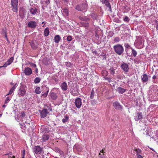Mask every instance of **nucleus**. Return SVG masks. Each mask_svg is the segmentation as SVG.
<instances>
[{"mask_svg":"<svg viewBox=\"0 0 158 158\" xmlns=\"http://www.w3.org/2000/svg\"><path fill=\"white\" fill-rule=\"evenodd\" d=\"M52 111V108L50 105L48 104L45 106V108L40 112L41 117L42 118H44L48 113L49 112Z\"/></svg>","mask_w":158,"mask_h":158,"instance_id":"obj_1","label":"nucleus"},{"mask_svg":"<svg viewBox=\"0 0 158 158\" xmlns=\"http://www.w3.org/2000/svg\"><path fill=\"white\" fill-rule=\"evenodd\" d=\"M113 48L115 52L118 55H121L123 52L124 48L121 44H117L113 46Z\"/></svg>","mask_w":158,"mask_h":158,"instance_id":"obj_2","label":"nucleus"},{"mask_svg":"<svg viewBox=\"0 0 158 158\" xmlns=\"http://www.w3.org/2000/svg\"><path fill=\"white\" fill-rule=\"evenodd\" d=\"M18 0H11V4L12 7V10L14 12L18 11Z\"/></svg>","mask_w":158,"mask_h":158,"instance_id":"obj_3","label":"nucleus"},{"mask_svg":"<svg viewBox=\"0 0 158 158\" xmlns=\"http://www.w3.org/2000/svg\"><path fill=\"white\" fill-rule=\"evenodd\" d=\"M44 91L42 92L41 94L42 98H45L47 96L48 92L49 91V89L45 86H43L42 87Z\"/></svg>","mask_w":158,"mask_h":158,"instance_id":"obj_4","label":"nucleus"},{"mask_svg":"<svg viewBox=\"0 0 158 158\" xmlns=\"http://www.w3.org/2000/svg\"><path fill=\"white\" fill-rule=\"evenodd\" d=\"M87 5L85 4H83L81 5H78L75 8L77 10L81 11L85 10L87 7Z\"/></svg>","mask_w":158,"mask_h":158,"instance_id":"obj_5","label":"nucleus"},{"mask_svg":"<svg viewBox=\"0 0 158 158\" xmlns=\"http://www.w3.org/2000/svg\"><path fill=\"white\" fill-rule=\"evenodd\" d=\"M120 67L124 72H128V71L129 69L128 65L126 63H122Z\"/></svg>","mask_w":158,"mask_h":158,"instance_id":"obj_6","label":"nucleus"},{"mask_svg":"<svg viewBox=\"0 0 158 158\" xmlns=\"http://www.w3.org/2000/svg\"><path fill=\"white\" fill-rule=\"evenodd\" d=\"M113 106L115 109L121 110L122 109V106L118 102H115L113 103Z\"/></svg>","mask_w":158,"mask_h":158,"instance_id":"obj_7","label":"nucleus"},{"mask_svg":"<svg viewBox=\"0 0 158 158\" xmlns=\"http://www.w3.org/2000/svg\"><path fill=\"white\" fill-rule=\"evenodd\" d=\"M141 78L142 82L144 83L147 82L148 81L149 78L147 74H144L141 76Z\"/></svg>","mask_w":158,"mask_h":158,"instance_id":"obj_8","label":"nucleus"},{"mask_svg":"<svg viewBox=\"0 0 158 158\" xmlns=\"http://www.w3.org/2000/svg\"><path fill=\"white\" fill-rule=\"evenodd\" d=\"M33 151L35 156L37 157L39 156V152H40V146H35L33 148Z\"/></svg>","mask_w":158,"mask_h":158,"instance_id":"obj_9","label":"nucleus"},{"mask_svg":"<svg viewBox=\"0 0 158 158\" xmlns=\"http://www.w3.org/2000/svg\"><path fill=\"white\" fill-rule=\"evenodd\" d=\"M36 26V23L35 21H30L28 23V27L32 28L35 27Z\"/></svg>","mask_w":158,"mask_h":158,"instance_id":"obj_10","label":"nucleus"},{"mask_svg":"<svg viewBox=\"0 0 158 158\" xmlns=\"http://www.w3.org/2000/svg\"><path fill=\"white\" fill-rule=\"evenodd\" d=\"M14 60V58L11 57L9 60H8L3 65L4 68L6 67L8 65L10 64L13 62Z\"/></svg>","mask_w":158,"mask_h":158,"instance_id":"obj_11","label":"nucleus"},{"mask_svg":"<svg viewBox=\"0 0 158 158\" xmlns=\"http://www.w3.org/2000/svg\"><path fill=\"white\" fill-rule=\"evenodd\" d=\"M143 118V116L142 113L141 112H139L137 113L136 116L135 117V119L136 121H138L142 119Z\"/></svg>","mask_w":158,"mask_h":158,"instance_id":"obj_12","label":"nucleus"},{"mask_svg":"<svg viewBox=\"0 0 158 158\" xmlns=\"http://www.w3.org/2000/svg\"><path fill=\"white\" fill-rule=\"evenodd\" d=\"M24 73L27 75H29L32 73V71L31 69L27 67L25 69Z\"/></svg>","mask_w":158,"mask_h":158,"instance_id":"obj_13","label":"nucleus"},{"mask_svg":"<svg viewBox=\"0 0 158 158\" xmlns=\"http://www.w3.org/2000/svg\"><path fill=\"white\" fill-rule=\"evenodd\" d=\"M131 49L132 53L131 54L129 53L128 52V51H127V55L128 56H132V55H133L134 57H135L136 56L137 54L136 51L135 50H134V49H133V48H131Z\"/></svg>","mask_w":158,"mask_h":158,"instance_id":"obj_14","label":"nucleus"},{"mask_svg":"<svg viewBox=\"0 0 158 158\" xmlns=\"http://www.w3.org/2000/svg\"><path fill=\"white\" fill-rule=\"evenodd\" d=\"M142 39L141 37H139L135 42V45L137 46H139L142 44Z\"/></svg>","mask_w":158,"mask_h":158,"instance_id":"obj_15","label":"nucleus"},{"mask_svg":"<svg viewBox=\"0 0 158 158\" xmlns=\"http://www.w3.org/2000/svg\"><path fill=\"white\" fill-rule=\"evenodd\" d=\"M75 103L77 108H79L81 107V99H75Z\"/></svg>","mask_w":158,"mask_h":158,"instance_id":"obj_16","label":"nucleus"},{"mask_svg":"<svg viewBox=\"0 0 158 158\" xmlns=\"http://www.w3.org/2000/svg\"><path fill=\"white\" fill-rule=\"evenodd\" d=\"M25 86L23 85H21L19 89V92L21 93V95L22 96H23L25 93Z\"/></svg>","mask_w":158,"mask_h":158,"instance_id":"obj_17","label":"nucleus"},{"mask_svg":"<svg viewBox=\"0 0 158 158\" xmlns=\"http://www.w3.org/2000/svg\"><path fill=\"white\" fill-rule=\"evenodd\" d=\"M116 90L119 93L123 94L126 91V89L119 87L117 88Z\"/></svg>","mask_w":158,"mask_h":158,"instance_id":"obj_18","label":"nucleus"},{"mask_svg":"<svg viewBox=\"0 0 158 158\" xmlns=\"http://www.w3.org/2000/svg\"><path fill=\"white\" fill-rule=\"evenodd\" d=\"M60 87L64 91L67 90L68 89L67 84L65 82L62 83Z\"/></svg>","mask_w":158,"mask_h":158,"instance_id":"obj_19","label":"nucleus"},{"mask_svg":"<svg viewBox=\"0 0 158 158\" xmlns=\"http://www.w3.org/2000/svg\"><path fill=\"white\" fill-rule=\"evenodd\" d=\"M61 37L59 35H56L54 36V40L55 43H58L61 40Z\"/></svg>","mask_w":158,"mask_h":158,"instance_id":"obj_20","label":"nucleus"},{"mask_svg":"<svg viewBox=\"0 0 158 158\" xmlns=\"http://www.w3.org/2000/svg\"><path fill=\"white\" fill-rule=\"evenodd\" d=\"M17 86V83H15L13 85V86L11 88L9 91L8 94H11L14 91L16 87Z\"/></svg>","mask_w":158,"mask_h":158,"instance_id":"obj_21","label":"nucleus"},{"mask_svg":"<svg viewBox=\"0 0 158 158\" xmlns=\"http://www.w3.org/2000/svg\"><path fill=\"white\" fill-rule=\"evenodd\" d=\"M42 62L45 65H48L50 63L49 59L47 58H44L42 60Z\"/></svg>","mask_w":158,"mask_h":158,"instance_id":"obj_22","label":"nucleus"},{"mask_svg":"<svg viewBox=\"0 0 158 158\" xmlns=\"http://www.w3.org/2000/svg\"><path fill=\"white\" fill-rule=\"evenodd\" d=\"M122 10L123 12H127L130 10V8L128 6H125L122 7Z\"/></svg>","mask_w":158,"mask_h":158,"instance_id":"obj_23","label":"nucleus"},{"mask_svg":"<svg viewBox=\"0 0 158 158\" xmlns=\"http://www.w3.org/2000/svg\"><path fill=\"white\" fill-rule=\"evenodd\" d=\"M74 148H76L78 151H81L82 149L81 146L78 144H75Z\"/></svg>","mask_w":158,"mask_h":158,"instance_id":"obj_24","label":"nucleus"},{"mask_svg":"<svg viewBox=\"0 0 158 158\" xmlns=\"http://www.w3.org/2000/svg\"><path fill=\"white\" fill-rule=\"evenodd\" d=\"M37 12V10L35 8H31L30 10V12L33 15H35Z\"/></svg>","mask_w":158,"mask_h":158,"instance_id":"obj_25","label":"nucleus"},{"mask_svg":"<svg viewBox=\"0 0 158 158\" xmlns=\"http://www.w3.org/2000/svg\"><path fill=\"white\" fill-rule=\"evenodd\" d=\"M49 33V29L48 28L45 29L44 31V35L45 36H48Z\"/></svg>","mask_w":158,"mask_h":158,"instance_id":"obj_26","label":"nucleus"},{"mask_svg":"<svg viewBox=\"0 0 158 158\" xmlns=\"http://www.w3.org/2000/svg\"><path fill=\"white\" fill-rule=\"evenodd\" d=\"M63 14L65 16H68L69 15V11L67 9L64 8L63 10Z\"/></svg>","mask_w":158,"mask_h":158,"instance_id":"obj_27","label":"nucleus"},{"mask_svg":"<svg viewBox=\"0 0 158 158\" xmlns=\"http://www.w3.org/2000/svg\"><path fill=\"white\" fill-rule=\"evenodd\" d=\"M30 44L33 49H35L37 48V45L34 44V41L31 42Z\"/></svg>","mask_w":158,"mask_h":158,"instance_id":"obj_28","label":"nucleus"},{"mask_svg":"<svg viewBox=\"0 0 158 158\" xmlns=\"http://www.w3.org/2000/svg\"><path fill=\"white\" fill-rule=\"evenodd\" d=\"M69 118V117L67 115L64 116V118L62 119V121L63 123L66 122Z\"/></svg>","mask_w":158,"mask_h":158,"instance_id":"obj_29","label":"nucleus"},{"mask_svg":"<svg viewBox=\"0 0 158 158\" xmlns=\"http://www.w3.org/2000/svg\"><path fill=\"white\" fill-rule=\"evenodd\" d=\"M49 137L48 135H43L42 137V139L43 141H45L49 139Z\"/></svg>","mask_w":158,"mask_h":158,"instance_id":"obj_30","label":"nucleus"},{"mask_svg":"<svg viewBox=\"0 0 158 158\" xmlns=\"http://www.w3.org/2000/svg\"><path fill=\"white\" fill-rule=\"evenodd\" d=\"M50 95L52 99H56L57 98L56 94L53 92L51 93Z\"/></svg>","mask_w":158,"mask_h":158,"instance_id":"obj_31","label":"nucleus"},{"mask_svg":"<svg viewBox=\"0 0 158 158\" xmlns=\"http://www.w3.org/2000/svg\"><path fill=\"white\" fill-rule=\"evenodd\" d=\"M102 76H106L108 74V72L105 70H102Z\"/></svg>","mask_w":158,"mask_h":158,"instance_id":"obj_32","label":"nucleus"},{"mask_svg":"<svg viewBox=\"0 0 158 158\" xmlns=\"http://www.w3.org/2000/svg\"><path fill=\"white\" fill-rule=\"evenodd\" d=\"M106 5L108 7L110 10H111V7L110 4L108 1H106L105 3Z\"/></svg>","mask_w":158,"mask_h":158,"instance_id":"obj_33","label":"nucleus"},{"mask_svg":"<svg viewBox=\"0 0 158 158\" xmlns=\"http://www.w3.org/2000/svg\"><path fill=\"white\" fill-rule=\"evenodd\" d=\"M135 150L137 153V155L138 154H139L141 153L142 152L141 150L139 148L135 149Z\"/></svg>","mask_w":158,"mask_h":158,"instance_id":"obj_34","label":"nucleus"},{"mask_svg":"<svg viewBox=\"0 0 158 158\" xmlns=\"http://www.w3.org/2000/svg\"><path fill=\"white\" fill-rule=\"evenodd\" d=\"M109 70L110 71V73L112 74L113 75L114 74L115 72H114V69L113 68H111L109 69Z\"/></svg>","mask_w":158,"mask_h":158,"instance_id":"obj_35","label":"nucleus"},{"mask_svg":"<svg viewBox=\"0 0 158 158\" xmlns=\"http://www.w3.org/2000/svg\"><path fill=\"white\" fill-rule=\"evenodd\" d=\"M35 92L37 94H40V87H36L35 89Z\"/></svg>","mask_w":158,"mask_h":158,"instance_id":"obj_36","label":"nucleus"},{"mask_svg":"<svg viewBox=\"0 0 158 158\" xmlns=\"http://www.w3.org/2000/svg\"><path fill=\"white\" fill-rule=\"evenodd\" d=\"M94 94H95L94 91L93 89H92V91L91 93V94H90L91 99H92L94 98Z\"/></svg>","mask_w":158,"mask_h":158,"instance_id":"obj_37","label":"nucleus"},{"mask_svg":"<svg viewBox=\"0 0 158 158\" xmlns=\"http://www.w3.org/2000/svg\"><path fill=\"white\" fill-rule=\"evenodd\" d=\"M34 81L35 83H38L40 82V78L38 77L36 78H35Z\"/></svg>","mask_w":158,"mask_h":158,"instance_id":"obj_38","label":"nucleus"},{"mask_svg":"<svg viewBox=\"0 0 158 158\" xmlns=\"http://www.w3.org/2000/svg\"><path fill=\"white\" fill-rule=\"evenodd\" d=\"M120 40V39L119 37H116L115 38L114 40V41L115 43L118 42Z\"/></svg>","mask_w":158,"mask_h":158,"instance_id":"obj_39","label":"nucleus"},{"mask_svg":"<svg viewBox=\"0 0 158 158\" xmlns=\"http://www.w3.org/2000/svg\"><path fill=\"white\" fill-rule=\"evenodd\" d=\"M123 20L124 21L126 22H128L129 20V18L127 16H126L123 19Z\"/></svg>","mask_w":158,"mask_h":158,"instance_id":"obj_40","label":"nucleus"},{"mask_svg":"<svg viewBox=\"0 0 158 158\" xmlns=\"http://www.w3.org/2000/svg\"><path fill=\"white\" fill-rule=\"evenodd\" d=\"M101 153H103V155H104L103 152V150H102L100 151V152L99 153V157H100V158H105V157L104 156H99L101 155Z\"/></svg>","mask_w":158,"mask_h":158,"instance_id":"obj_41","label":"nucleus"},{"mask_svg":"<svg viewBox=\"0 0 158 158\" xmlns=\"http://www.w3.org/2000/svg\"><path fill=\"white\" fill-rule=\"evenodd\" d=\"M67 40L69 41H70L72 40V37L70 36H68L67 37Z\"/></svg>","mask_w":158,"mask_h":158,"instance_id":"obj_42","label":"nucleus"},{"mask_svg":"<svg viewBox=\"0 0 158 158\" xmlns=\"http://www.w3.org/2000/svg\"><path fill=\"white\" fill-rule=\"evenodd\" d=\"M124 46H125V48H128V49L130 48V46L129 45V44H125Z\"/></svg>","mask_w":158,"mask_h":158,"instance_id":"obj_43","label":"nucleus"},{"mask_svg":"<svg viewBox=\"0 0 158 158\" xmlns=\"http://www.w3.org/2000/svg\"><path fill=\"white\" fill-rule=\"evenodd\" d=\"M25 116V114L23 111H22L21 113L20 116L22 117H23Z\"/></svg>","mask_w":158,"mask_h":158,"instance_id":"obj_44","label":"nucleus"},{"mask_svg":"<svg viewBox=\"0 0 158 158\" xmlns=\"http://www.w3.org/2000/svg\"><path fill=\"white\" fill-rule=\"evenodd\" d=\"M45 127L44 126L42 125L41 126V129H42V130L41 131V132H44V129L45 128Z\"/></svg>","mask_w":158,"mask_h":158,"instance_id":"obj_45","label":"nucleus"},{"mask_svg":"<svg viewBox=\"0 0 158 158\" xmlns=\"http://www.w3.org/2000/svg\"><path fill=\"white\" fill-rule=\"evenodd\" d=\"M31 66L34 68H35L36 67V65L35 64L33 63H31Z\"/></svg>","mask_w":158,"mask_h":158,"instance_id":"obj_46","label":"nucleus"},{"mask_svg":"<svg viewBox=\"0 0 158 158\" xmlns=\"http://www.w3.org/2000/svg\"><path fill=\"white\" fill-rule=\"evenodd\" d=\"M25 151L24 149H23L22 151V156H25Z\"/></svg>","mask_w":158,"mask_h":158,"instance_id":"obj_47","label":"nucleus"},{"mask_svg":"<svg viewBox=\"0 0 158 158\" xmlns=\"http://www.w3.org/2000/svg\"><path fill=\"white\" fill-rule=\"evenodd\" d=\"M137 156V158H143L142 156L139 154H138Z\"/></svg>","mask_w":158,"mask_h":158,"instance_id":"obj_48","label":"nucleus"},{"mask_svg":"<svg viewBox=\"0 0 158 158\" xmlns=\"http://www.w3.org/2000/svg\"><path fill=\"white\" fill-rule=\"evenodd\" d=\"M45 23L44 22H43L42 23V26L43 27H44V25H45Z\"/></svg>","mask_w":158,"mask_h":158,"instance_id":"obj_49","label":"nucleus"},{"mask_svg":"<svg viewBox=\"0 0 158 158\" xmlns=\"http://www.w3.org/2000/svg\"><path fill=\"white\" fill-rule=\"evenodd\" d=\"M12 155V153H7L6 154L4 155H8V156H10Z\"/></svg>","mask_w":158,"mask_h":158,"instance_id":"obj_50","label":"nucleus"},{"mask_svg":"<svg viewBox=\"0 0 158 158\" xmlns=\"http://www.w3.org/2000/svg\"><path fill=\"white\" fill-rule=\"evenodd\" d=\"M10 99H6L5 101V103H7L9 102Z\"/></svg>","mask_w":158,"mask_h":158,"instance_id":"obj_51","label":"nucleus"},{"mask_svg":"<svg viewBox=\"0 0 158 158\" xmlns=\"http://www.w3.org/2000/svg\"><path fill=\"white\" fill-rule=\"evenodd\" d=\"M156 76L155 75H154L152 77V79H155L156 78Z\"/></svg>","mask_w":158,"mask_h":158,"instance_id":"obj_52","label":"nucleus"},{"mask_svg":"<svg viewBox=\"0 0 158 158\" xmlns=\"http://www.w3.org/2000/svg\"><path fill=\"white\" fill-rule=\"evenodd\" d=\"M106 0H102L101 2L102 3H105V2L106 1Z\"/></svg>","mask_w":158,"mask_h":158,"instance_id":"obj_53","label":"nucleus"},{"mask_svg":"<svg viewBox=\"0 0 158 158\" xmlns=\"http://www.w3.org/2000/svg\"><path fill=\"white\" fill-rule=\"evenodd\" d=\"M81 20H84V21H87V20H86V19H84L83 18H82V19H81Z\"/></svg>","mask_w":158,"mask_h":158,"instance_id":"obj_54","label":"nucleus"},{"mask_svg":"<svg viewBox=\"0 0 158 158\" xmlns=\"http://www.w3.org/2000/svg\"><path fill=\"white\" fill-rule=\"evenodd\" d=\"M93 53H94L95 54H97V52L96 51H94L93 52Z\"/></svg>","mask_w":158,"mask_h":158,"instance_id":"obj_55","label":"nucleus"},{"mask_svg":"<svg viewBox=\"0 0 158 158\" xmlns=\"http://www.w3.org/2000/svg\"><path fill=\"white\" fill-rule=\"evenodd\" d=\"M35 71H36V73H38V70L37 69H36L35 70Z\"/></svg>","mask_w":158,"mask_h":158,"instance_id":"obj_56","label":"nucleus"},{"mask_svg":"<svg viewBox=\"0 0 158 158\" xmlns=\"http://www.w3.org/2000/svg\"><path fill=\"white\" fill-rule=\"evenodd\" d=\"M42 148H40V153H41L42 152Z\"/></svg>","mask_w":158,"mask_h":158,"instance_id":"obj_57","label":"nucleus"},{"mask_svg":"<svg viewBox=\"0 0 158 158\" xmlns=\"http://www.w3.org/2000/svg\"><path fill=\"white\" fill-rule=\"evenodd\" d=\"M146 135H147V136H150V135H149V133H147Z\"/></svg>","mask_w":158,"mask_h":158,"instance_id":"obj_58","label":"nucleus"},{"mask_svg":"<svg viewBox=\"0 0 158 158\" xmlns=\"http://www.w3.org/2000/svg\"><path fill=\"white\" fill-rule=\"evenodd\" d=\"M6 106L5 105H3V106H2V107H4V108H5V107Z\"/></svg>","mask_w":158,"mask_h":158,"instance_id":"obj_59","label":"nucleus"},{"mask_svg":"<svg viewBox=\"0 0 158 158\" xmlns=\"http://www.w3.org/2000/svg\"><path fill=\"white\" fill-rule=\"evenodd\" d=\"M15 156H13L12 157H10V158H15Z\"/></svg>","mask_w":158,"mask_h":158,"instance_id":"obj_60","label":"nucleus"},{"mask_svg":"<svg viewBox=\"0 0 158 158\" xmlns=\"http://www.w3.org/2000/svg\"><path fill=\"white\" fill-rule=\"evenodd\" d=\"M5 37H6V39H7V35H6V34L5 35Z\"/></svg>","mask_w":158,"mask_h":158,"instance_id":"obj_61","label":"nucleus"},{"mask_svg":"<svg viewBox=\"0 0 158 158\" xmlns=\"http://www.w3.org/2000/svg\"><path fill=\"white\" fill-rule=\"evenodd\" d=\"M2 67H4L3 66H3H0V68H2Z\"/></svg>","mask_w":158,"mask_h":158,"instance_id":"obj_62","label":"nucleus"},{"mask_svg":"<svg viewBox=\"0 0 158 158\" xmlns=\"http://www.w3.org/2000/svg\"><path fill=\"white\" fill-rule=\"evenodd\" d=\"M65 2H68V0H63Z\"/></svg>","mask_w":158,"mask_h":158,"instance_id":"obj_63","label":"nucleus"},{"mask_svg":"<svg viewBox=\"0 0 158 158\" xmlns=\"http://www.w3.org/2000/svg\"><path fill=\"white\" fill-rule=\"evenodd\" d=\"M21 158H25V156H22Z\"/></svg>","mask_w":158,"mask_h":158,"instance_id":"obj_64","label":"nucleus"}]
</instances>
